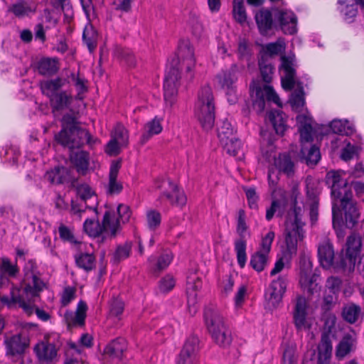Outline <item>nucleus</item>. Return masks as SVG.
Instances as JSON below:
<instances>
[{"label":"nucleus","mask_w":364,"mask_h":364,"mask_svg":"<svg viewBox=\"0 0 364 364\" xmlns=\"http://www.w3.org/2000/svg\"><path fill=\"white\" fill-rule=\"evenodd\" d=\"M64 84L65 80L60 77L41 82L42 93L49 99L53 115L56 117L63 111L68 110L61 119L62 129L55 135V140L70 149L80 148L85 144L92 145L95 139L87 129L79 127V113L70 108L73 101L72 94L67 90H61Z\"/></svg>","instance_id":"nucleus-1"},{"label":"nucleus","mask_w":364,"mask_h":364,"mask_svg":"<svg viewBox=\"0 0 364 364\" xmlns=\"http://www.w3.org/2000/svg\"><path fill=\"white\" fill-rule=\"evenodd\" d=\"M196 58L193 48L184 43L178 48V57L167 67L164 81V100L165 109L171 110L178 99V88L181 85V73L184 79L190 81L194 77Z\"/></svg>","instance_id":"nucleus-2"},{"label":"nucleus","mask_w":364,"mask_h":364,"mask_svg":"<svg viewBox=\"0 0 364 364\" xmlns=\"http://www.w3.org/2000/svg\"><path fill=\"white\" fill-rule=\"evenodd\" d=\"M24 277L19 288L11 291V297L1 296V302L9 308L18 304L26 314H31L34 309V301L39 298L40 293L46 287L41 280L36 264L33 260L28 261L23 269Z\"/></svg>","instance_id":"nucleus-3"},{"label":"nucleus","mask_w":364,"mask_h":364,"mask_svg":"<svg viewBox=\"0 0 364 364\" xmlns=\"http://www.w3.org/2000/svg\"><path fill=\"white\" fill-rule=\"evenodd\" d=\"M362 245L360 236L352 234L348 237L345 253L342 252L341 262L333 263L334 251L333 245L328 241H323L318 247V256L321 265L328 269L333 266L336 269H343L348 272L354 270L357 257Z\"/></svg>","instance_id":"nucleus-4"},{"label":"nucleus","mask_w":364,"mask_h":364,"mask_svg":"<svg viewBox=\"0 0 364 364\" xmlns=\"http://www.w3.org/2000/svg\"><path fill=\"white\" fill-rule=\"evenodd\" d=\"M281 81L285 90H291L296 85V89L289 99L291 108L295 112L303 110L305 105L304 88L299 82L296 81V58L293 53L281 56Z\"/></svg>","instance_id":"nucleus-5"},{"label":"nucleus","mask_w":364,"mask_h":364,"mask_svg":"<svg viewBox=\"0 0 364 364\" xmlns=\"http://www.w3.org/2000/svg\"><path fill=\"white\" fill-rule=\"evenodd\" d=\"M303 225L304 224L295 209L294 210V218L292 219L289 215L286 221L285 241L287 250L283 256L276 262L270 272L271 276L280 272L286 264H289L292 256L296 252L298 240L304 237Z\"/></svg>","instance_id":"nucleus-6"},{"label":"nucleus","mask_w":364,"mask_h":364,"mask_svg":"<svg viewBox=\"0 0 364 364\" xmlns=\"http://www.w3.org/2000/svg\"><path fill=\"white\" fill-rule=\"evenodd\" d=\"M298 131L300 134L301 144V155L308 165H315L320 160L319 149L315 145L309 148L305 146V143L311 142L313 140L314 120L308 112L298 114L296 117Z\"/></svg>","instance_id":"nucleus-7"},{"label":"nucleus","mask_w":364,"mask_h":364,"mask_svg":"<svg viewBox=\"0 0 364 364\" xmlns=\"http://www.w3.org/2000/svg\"><path fill=\"white\" fill-rule=\"evenodd\" d=\"M194 114L204 130L212 129L215 123V103L210 87L205 86L199 91Z\"/></svg>","instance_id":"nucleus-8"},{"label":"nucleus","mask_w":364,"mask_h":364,"mask_svg":"<svg viewBox=\"0 0 364 364\" xmlns=\"http://www.w3.org/2000/svg\"><path fill=\"white\" fill-rule=\"evenodd\" d=\"M205 324L214 342L220 347H228L232 343L231 331L223 315L216 310L207 309L204 314Z\"/></svg>","instance_id":"nucleus-9"},{"label":"nucleus","mask_w":364,"mask_h":364,"mask_svg":"<svg viewBox=\"0 0 364 364\" xmlns=\"http://www.w3.org/2000/svg\"><path fill=\"white\" fill-rule=\"evenodd\" d=\"M84 231L90 237L102 235L103 238L114 236L119 229L118 219L114 210H107L104 214L102 225L95 219H86L83 224Z\"/></svg>","instance_id":"nucleus-10"},{"label":"nucleus","mask_w":364,"mask_h":364,"mask_svg":"<svg viewBox=\"0 0 364 364\" xmlns=\"http://www.w3.org/2000/svg\"><path fill=\"white\" fill-rule=\"evenodd\" d=\"M341 210L345 215L346 227L353 228L358 223L360 213L358 209L352 200V197H343L338 200L332 201V216L333 223L335 225L336 220H338L341 215Z\"/></svg>","instance_id":"nucleus-11"},{"label":"nucleus","mask_w":364,"mask_h":364,"mask_svg":"<svg viewBox=\"0 0 364 364\" xmlns=\"http://www.w3.org/2000/svg\"><path fill=\"white\" fill-rule=\"evenodd\" d=\"M250 91L253 100V107L258 112H262L265 108L266 102H273L278 107H282V102L272 86L269 85H261L258 82L253 81L250 85Z\"/></svg>","instance_id":"nucleus-12"},{"label":"nucleus","mask_w":364,"mask_h":364,"mask_svg":"<svg viewBox=\"0 0 364 364\" xmlns=\"http://www.w3.org/2000/svg\"><path fill=\"white\" fill-rule=\"evenodd\" d=\"M326 182L331 187L332 201L344 196L353 197L351 186L347 181V173L344 171H329L326 176Z\"/></svg>","instance_id":"nucleus-13"},{"label":"nucleus","mask_w":364,"mask_h":364,"mask_svg":"<svg viewBox=\"0 0 364 364\" xmlns=\"http://www.w3.org/2000/svg\"><path fill=\"white\" fill-rule=\"evenodd\" d=\"M246 215L243 210H240L237 220L236 232L239 237L235 240V251L237 255V260L240 267H244L247 261V240L246 237L250 235L248 226L246 223Z\"/></svg>","instance_id":"nucleus-14"},{"label":"nucleus","mask_w":364,"mask_h":364,"mask_svg":"<svg viewBox=\"0 0 364 364\" xmlns=\"http://www.w3.org/2000/svg\"><path fill=\"white\" fill-rule=\"evenodd\" d=\"M299 284L301 289L309 294L316 291L318 275L312 272V263L310 257L302 254L299 257Z\"/></svg>","instance_id":"nucleus-15"},{"label":"nucleus","mask_w":364,"mask_h":364,"mask_svg":"<svg viewBox=\"0 0 364 364\" xmlns=\"http://www.w3.org/2000/svg\"><path fill=\"white\" fill-rule=\"evenodd\" d=\"M77 194L82 200V203L77 204L73 202L72 211L74 214H79V216L81 217V214L85 212L86 209L92 210L96 212L97 197L89 185L86 183L78 185L77 187Z\"/></svg>","instance_id":"nucleus-16"},{"label":"nucleus","mask_w":364,"mask_h":364,"mask_svg":"<svg viewBox=\"0 0 364 364\" xmlns=\"http://www.w3.org/2000/svg\"><path fill=\"white\" fill-rule=\"evenodd\" d=\"M157 188L162 190L159 198L160 200H166L171 205L181 208L186 205V196L177 184L169 180H163L157 185Z\"/></svg>","instance_id":"nucleus-17"},{"label":"nucleus","mask_w":364,"mask_h":364,"mask_svg":"<svg viewBox=\"0 0 364 364\" xmlns=\"http://www.w3.org/2000/svg\"><path fill=\"white\" fill-rule=\"evenodd\" d=\"M239 69L237 65L231 67L217 75V79L220 87L225 91L230 103L236 102V82L237 80Z\"/></svg>","instance_id":"nucleus-18"},{"label":"nucleus","mask_w":364,"mask_h":364,"mask_svg":"<svg viewBox=\"0 0 364 364\" xmlns=\"http://www.w3.org/2000/svg\"><path fill=\"white\" fill-rule=\"evenodd\" d=\"M274 18L285 34L293 35L297 31V18L293 11L284 9H273Z\"/></svg>","instance_id":"nucleus-19"},{"label":"nucleus","mask_w":364,"mask_h":364,"mask_svg":"<svg viewBox=\"0 0 364 364\" xmlns=\"http://www.w3.org/2000/svg\"><path fill=\"white\" fill-rule=\"evenodd\" d=\"M198 337L189 336L181 350L176 364H196L198 360Z\"/></svg>","instance_id":"nucleus-20"},{"label":"nucleus","mask_w":364,"mask_h":364,"mask_svg":"<svg viewBox=\"0 0 364 364\" xmlns=\"http://www.w3.org/2000/svg\"><path fill=\"white\" fill-rule=\"evenodd\" d=\"M272 202L271 206L267 209L266 219L269 221L275 213L282 216L286 210L288 196L287 193L283 189L274 190L272 193Z\"/></svg>","instance_id":"nucleus-21"},{"label":"nucleus","mask_w":364,"mask_h":364,"mask_svg":"<svg viewBox=\"0 0 364 364\" xmlns=\"http://www.w3.org/2000/svg\"><path fill=\"white\" fill-rule=\"evenodd\" d=\"M202 287V282L195 274L187 277L186 294L189 312L196 314L198 310V292Z\"/></svg>","instance_id":"nucleus-22"},{"label":"nucleus","mask_w":364,"mask_h":364,"mask_svg":"<svg viewBox=\"0 0 364 364\" xmlns=\"http://www.w3.org/2000/svg\"><path fill=\"white\" fill-rule=\"evenodd\" d=\"M287 285V278L284 276H279L271 282L266 297L273 306H277L282 301Z\"/></svg>","instance_id":"nucleus-23"},{"label":"nucleus","mask_w":364,"mask_h":364,"mask_svg":"<svg viewBox=\"0 0 364 364\" xmlns=\"http://www.w3.org/2000/svg\"><path fill=\"white\" fill-rule=\"evenodd\" d=\"M331 147L334 150L341 149V159L343 161H349L354 158L358 151V147L352 144L344 136H336L331 141Z\"/></svg>","instance_id":"nucleus-24"},{"label":"nucleus","mask_w":364,"mask_h":364,"mask_svg":"<svg viewBox=\"0 0 364 364\" xmlns=\"http://www.w3.org/2000/svg\"><path fill=\"white\" fill-rule=\"evenodd\" d=\"M306 196L310 206V218L312 223L318 219V190L312 178H307L306 181Z\"/></svg>","instance_id":"nucleus-25"},{"label":"nucleus","mask_w":364,"mask_h":364,"mask_svg":"<svg viewBox=\"0 0 364 364\" xmlns=\"http://www.w3.org/2000/svg\"><path fill=\"white\" fill-rule=\"evenodd\" d=\"M87 306L83 301H80L77 304L75 312L67 311L65 313V320L68 326H82L85 324Z\"/></svg>","instance_id":"nucleus-26"},{"label":"nucleus","mask_w":364,"mask_h":364,"mask_svg":"<svg viewBox=\"0 0 364 364\" xmlns=\"http://www.w3.org/2000/svg\"><path fill=\"white\" fill-rule=\"evenodd\" d=\"M306 302L304 297L297 299L294 313V324L298 331L309 329L311 324L306 319Z\"/></svg>","instance_id":"nucleus-27"},{"label":"nucleus","mask_w":364,"mask_h":364,"mask_svg":"<svg viewBox=\"0 0 364 364\" xmlns=\"http://www.w3.org/2000/svg\"><path fill=\"white\" fill-rule=\"evenodd\" d=\"M34 352L41 363H49L57 355L55 346L48 341H41L37 343L34 348Z\"/></svg>","instance_id":"nucleus-28"},{"label":"nucleus","mask_w":364,"mask_h":364,"mask_svg":"<svg viewBox=\"0 0 364 364\" xmlns=\"http://www.w3.org/2000/svg\"><path fill=\"white\" fill-rule=\"evenodd\" d=\"M6 354L11 355L22 354L28 345V339L20 334L14 335L5 340Z\"/></svg>","instance_id":"nucleus-29"},{"label":"nucleus","mask_w":364,"mask_h":364,"mask_svg":"<svg viewBox=\"0 0 364 364\" xmlns=\"http://www.w3.org/2000/svg\"><path fill=\"white\" fill-rule=\"evenodd\" d=\"M121 168V162L119 161H114L112 162L109 174V183L107 185V193L110 195H117L122 192L123 189L122 184L117 181V176Z\"/></svg>","instance_id":"nucleus-30"},{"label":"nucleus","mask_w":364,"mask_h":364,"mask_svg":"<svg viewBox=\"0 0 364 364\" xmlns=\"http://www.w3.org/2000/svg\"><path fill=\"white\" fill-rule=\"evenodd\" d=\"M338 9L346 21L351 22L358 13L357 5L364 7V0H338Z\"/></svg>","instance_id":"nucleus-31"},{"label":"nucleus","mask_w":364,"mask_h":364,"mask_svg":"<svg viewBox=\"0 0 364 364\" xmlns=\"http://www.w3.org/2000/svg\"><path fill=\"white\" fill-rule=\"evenodd\" d=\"M255 18L259 33L262 36L268 35L273 26L272 12L267 9H261Z\"/></svg>","instance_id":"nucleus-32"},{"label":"nucleus","mask_w":364,"mask_h":364,"mask_svg":"<svg viewBox=\"0 0 364 364\" xmlns=\"http://www.w3.org/2000/svg\"><path fill=\"white\" fill-rule=\"evenodd\" d=\"M36 4L32 1L21 0L12 4L9 11L18 18H23L33 14L36 11Z\"/></svg>","instance_id":"nucleus-33"},{"label":"nucleus","mask_w":364,"mask_h":364,"mask_svg":"<svg viewBox=\"0 0 364 364\" xmlns=\"http://www.w3.org/2000/svg\"><path fill=\"white\" fill-rule=\"evenodd\" d=\"M173 259V254L171 252L166 251L158 257L151 256L148 262L152 272H160L166 269L170 265Z\"/></svg>","instance_id":"nucleus-34"},{"label":"nucleus","mask_w":364,"mask_h":364,"mask_svg":"<svg viewBox=\"0 0 364 364\" xmlns=\"http://www.w3.org/2000/svg\"><path fill=\"white\" fill-rule=\"evenodd\" d=\"M18 269L6 257L0 258V287L9 284V277H16Z\"/></svg>","instance_id":"nucleus-35"},{"label":"nucleus","mask_w":364,"mask_h":364,"mask_svg":"<svg viewBox=\"0 0 364 364\" xmlns=\"http://www.w3.org/2000/svg\"><path fill=\"white\" fill-rule=\"evenodd\" d=\"M162 119L155 117L148 122L144 126V132L140 138L141 144H146L154 135L159 134L162 132Z\"/></svg>","instance_id":"nucleus-36"},{"label":"nucleus","mask_w":364,"mask_h":364,"mask_svg":"<svg viewBox=\"0 0 364 364\" xmlns=\"http://www.w3.org/2000/svg\"><path fill=\"white\" fill-rule=\"evenodd\" d=\"M274 166L279 173H282L288 177L294 173L295 164L286 154H279L277 158H274Z\"/></svg>","instance_id":"nucleus-37"},{"label":"nucleus","mask_w":364,"mask_h":364,"mask_svg":"<svg viewBox=\"0 0 364 364\" xmlns=\"http://www.w3.org/2000/svg\"><path fill=\"white\" fill-rule=\"evenodd\" d=\"M355 349V341L350 336H345L336 348V357L343 360L346 355Z\"/></svg>","instance_id":"nucleus-38"},{"label":"nucleus","mask_w":364,"mask_h":364,"mask_svg":"<svg viewBox=\"0 0 364 364\" xmlns=\"http://www.w3.org/2000/svg\"><path fill=\"white\" fill-rule=\"evenodd\" d=\"M70 157L77 172L85 174L87 171L90 164L89 154L85 151H80L72 153Z\"/></svg>","instance_id":"nucleus-39"},{"label":"nucleus","mask_w":364,"mask_h":364,"mask_svg":"<svg viewBox=\"0 0 364 364\" xmlns=\"http://www.w3.org/2000/svg\"><path fill=\"white\" fill-rule=\"evenodd\" d=\"M329 127L335 133L343 136H350L355 132L354 125L346 119H333L331 122Z\"/></svg>","instance_id":"nucleus-40"},{"label":"nucleus","mask_w":364,"mask_h":364,"mask_svg":"<svg viewBox=\"0 0 364 364\" xmlns=\"http://www.w3.org/2000/svg\"><path fill=\"white\" fill-rule=\"evenodd\" d=\"M333 346L330 338L323 336L318 346V364H329L332 355Z\"/></svg>","instance_id":"nucleus-41"},{"label":"nucleus","mask_w":364,"mask_h":364,"mask_svg":"<svg viewBox=\"0 0 364 364\" xmlns=\"http://www.w3.org/2000/svg\"><path fill=\"white\" fill-rule=\"evenodd\" d=\"M268 117L276 133L282 135L287 129L284 114L279 110H273L269 113Z\"/></svg>","instance_id":"nucleus-42"},{"label":"nucleus","mask_w":364,"mask_h":364,"mask_svg":"<svg viewBox=\"0 0 364 364\" xmlns=\"http://www.w3.org/2000/svg\"><path fill=\"white\" fill-rule=\"evenodd\" d=\"M58 61L55 58H45L38 63V72L43 75H51L58 70Z\"/></svg>","instance_id":"nucleus-43"},{"label":"nucleus","mask_w":364,"mask_h":364,"mask_svg":"<svg viewBox=\"0 0 364 364\" xmlns=\"http://www.w3.org/2000/svg\"><path fill=\"white\" fill-rule=\"evenodd\" d=\"M218 137L221 144L234 137V128L230 122L224 119L219 123L217 129Z\"/></svg>","instance_id":"nucleus-44"},{"label":"nucleus","mask_w":364,"mask_h":364,"mask_svg":"<svg viewBox=\"0 0 364 364\" xmlns=\"http://www.w3.org/2000/svg\"><path fill=\"white\" fill-rule=\"evenodd\" d=\"M76 264L86 271L92 270L95 267V258L92 253H79L75 255Z\"/></svg>","instance_id":"nucleus-45"},{"label":"nucleus","mask_w":364,"mask_h":364,"mask_svg":"<svg viewBox=\"0 0 364 364\" xmlns=\"http://www.w3.org/2000/svg\"><path fill=\"white\" fill-rule=\"evenodd\" d=\"M269 254L257 251L252 255L250 265L257 272H262L268 264Z\"/></svg>","instance_id":"nucleus-46"},{"label":"nucleus","mask_w":364,"mask_h":364,"mask_svg":"<svg viewBox=\"0 0 364 364\" xmlns=\"http://www.w3.org/2000/svg\"><path fill=\"white\" fill-rule=\"evenodd\" d=\"M232 15L234 19L240 25L246 22L247 14L243 0H233Z\"/></svg>","instance_id":"nucleus-47"},{"label":"nucleus","mask_w":364,"mask_h":364,"mask_svg":"<svg viewBox=\"0 0 364 364\" xmlns=\"http://www.w3.org/2000/svg\"><path fill=\"white\" fill-rule=\"evenodd\" d=\"M82 38L89 50L93 51L97 46V33L90 24L85 27Z\"/></svg>","instance_id":"nucleus-48"},{"label":"nucleus","mask_w":364,"mask_h":364,"mask_svg":"<svg viewBox=\"0 0 364 364\" xmlns=\"http://www.w3.org/2000/svg\"><path fill=\"white\" fill-rule=\"evenodd\" d=\"M360 315V308L354 304L346 305L343 309V318L350 323H355Z\"/></svg>","instance_id":"nucleus-49"},{"label":"nucleus","mask_w":364,"mask_h":364,"mask_svg":"<svg viewBox=\"0 0 364 364\" xmlns=\"http://www.w3.org/2000/svg\"><path fill=\"white\" fill-rule=\"evenodd\" d=\"M111 138L126 146L129 143L128 131L122 124H117L112 132Z\"/></svg>","instance_id":"nucleus-50"},{"label":"nucleus","mask_w":364,"mask_h":364,"mask_svg":"<svg viewBox=\"0 0 364 364\" xmlns=\"http://www.w3.org/2000/svg\"><path fill=\"white\" fill-rule=\"evenodd\" d=\"M65 173V168L58 166L55 167L54 169L47 171L45 177L51 183L59 184L64 182V175Z\"/></svg>","instance_id":"nucleus-51"},{"label":"nucleus","mask_w":364,"mask_h":364,"mask_svg":"<svg viewBox=\"0 0 364 364\" xmlns=\"http://www.w3.org/2000/svg\"><path fill=\"white\" fill-rule=\"evenodd\" d=\"M286 44L283 39H279L274 43H270L265 45L263 48V52L264 55L269 56L277 55L285 49Z\"/></svg>","instance_id":"nucleus-52"},{"label":"nucleus","mask_w":364,"mask_h":364,"mask_svg":"<svg viewBox=\"0 0 364 364\" xmlns=\"http://www.w3.org/2000/svg\"><path fill=\"white\" fill-rule=\"evenodd\" d=\"M176 286V279L173 276L168 274L163 277L158 283V291L161 294L170 292Z\"/></svg>","instance_id":"nucleus-53"},{"label":"nucleus","mask_w":364,"mask_h":364,"mask_svg":"<svg viewBox=\"0 0 364 364\" xmlns=\"http://www.w3.org/2000/svg\"><path fill=\"white\" fill-rule=\"evenodd\" d=\"M146 223L149 230H156L161 224V213L155 210H149L146 212Z\"/></svg>","instance_id":"nucleus-54"},{"label":"nucleus","mask_w":364,"mask_h":364,"mask_svg":"<svg viewBox=\"0 0 364 364\" xmlns=\"http://www.w3.org/2000/svg\"><path fill=\"white\" fill-rule=\"evenodd\" d=\"M124 302L118 299L114 298L109 304V316L112 318H116L119 320L121 316L124 311Z\"/></svg>","instance_id":"nucleus-55"},{"label":"nucleus","mask_w":364,"mask_h":364,"mask_svg":"<svg viewBox=\"0 0 364 364\" xmlns=\"http://www.w3.org/2000/svg\"><path fill=\"white\" fill-rule=\"evenodd\" d=\"M222 146L226 152L231 156L238 155L242 148L241 141L235 136L232 137L231 140L224 142Z\"/></svg>","instance_id":"nucleus-56"},{"label":"nucleus","mask_w":364,"mask_h":364,"mask_svg":"<svg viewBox=\"0 0 364 364\" xmlns=\"http://www.w3.org/2000/svg\"><path fill=\"white\" fill-rule=\"evenodd\" d=\"M131 250V242H126L124 244L119 245L113 256L114 261L118 262L127 259L130 255Z\"/></svg>","instance_id":"nucleus-57"},{"label":"nucleus","mask_w":364,"mask_h":364,"mask_svg":"<svg viewBox=\"0 0 364 364\" xmlns=\"http://www.w3.org/2000/svg\"><path fill=\"white\" fill-rule=\"evenodd\" d=\"M259 69L263 81L267 83L270 82L274 73L273 66L270 63H266L262 58L259 62Z\"/></svg>","instance_id":"nucleus-58"},{"label":"nucleus","mask_w":364,"mask_h":364,"mask_svg":"<svg viewBox=\"0 0 364 364\" xmlns=\"http://www.w3.org/2000/svg\"><path fill=\"white\" fill-rule=\"evenodd\" d=\"M114 55L117 58L124 60L129 66H134L135 65L134 56L129 50L117 48L114 52Z\"/></svg>","instance_id":"nucleus-59"},{"label":"nucleus","mask_w":364,"mask_h":364,"mask_svg":"<svg viewBox=\"0 0 364 364\" xmlns=\"http://www.w3.org/2000/svg\"><path fill=\"white\" fill-rule=\"evenodd\" d=\"M274 237V232L273 231H269L265 236L262 238L259 251L269 254Z\"/></svg>","instance_id":"nucleus-60"},{"label":"nucleus","mask_w":364,"mask_h":364,"mask_svg":"<svg viewBox=\"0 0 364 364\" xmlns=\"http://www.w3.org/2000/svg\"><path fill=\"white\" fill-rule=\"evenodd\" d=\"M341 280L336 277L328 278L326 282V287L330 293L338 294L340 291Z\"/></svg>","instance_id":"nucleus-61"},{"label":"nucleus","mask_w":364,"mask_h":364,"mask_svg":"<svg viewBox=\"0 0 364 364\" xmlns=\"http://www.w3.org/2000/svg\"><path fill=\"white\" fill-rule=\"evenodd\" d=\"M75 297V289L71 287H65L61 294L60 302L62 306L68 305Z\"/></svg>","instance_id":"nucleus-62"},{"label":"nucleus","mask_w":364,"mask_h":364,"mask_svg":"<svg viewBox=\"0 0 364 364\" xmlns=\"http://www.w3.org/2000/svg\"><path fill=\"white\" fill-rule=\"evenodd\" d=\"M120 341H115L108 345L105 351L106 353L109 354L112 356L119 358L122 356L123 353V348L119 346Z\"/></svg>","instance_id":"nucleus-63"},{"label":"nucleus","mask_w":364,"mask_h":364,"mask_svg":"<svg viewBox=\"0 0 364 364\" xmlns=\"http://www.w3.org/2000/svg\"><path fill=\"white\" fill-rule=\"evenodd\" d=\"M247 295V287L241 285L234 296L235 306L237 309L241 308L245 301Z\"/></svg>","instance_id":"nucleus-64"}]
</instances>
